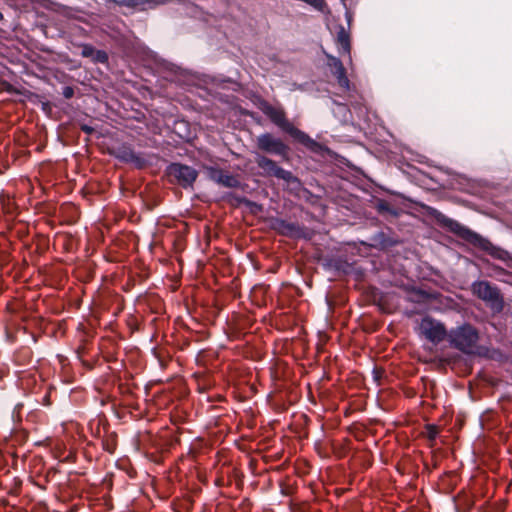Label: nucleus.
Returning <instances> with one entry per match:
<instances>
[{
    "label": "nucleus",
    "mask_w": 512,
    "mask_h": 512,
    "mask_svg": "<svg viewBox=\"0 0 512 512\" xmlns=\"http://www.w3.org/2000/svg\"><path fill=\"white\" fill-rule=\"evenodd\" d=\"M428 214L443 228L447 229L451 233L465 240L466 242L486 251L492 257L505 260L508 257V253L493 245L488 239L482 237L478 233L472 231L468 227L462 225L458 221L447 217L439 210L429 207Z\"/></svg>",
    "instance_id": "1"
},
{
    "label": "nucleus",
    "mask_w": 512,
    "mask_h": 512,
    "mask_svg": "<svg viewBox=\"0 0 512 512\" xmlns=\"http://www.w3.org/2000/svg\"><path fill=\"white\" fill-rule=\"evenodd\" d=\"M261 109L263 113L268 116L275 125L288 133L294 140L313 152L319 150V143H317L305 132L294 127L293 124L287 120L286 115L282 109L276 108L267 102L262 104Z\"/></svg>",
    "instance_id": "2"
},
{
    "label": "nucleus",
    "mask_w": 512,
    "mask_h": 512,
    "mask_svg": "<svg viewBox=\"0 0 512 512\" xmlns=\"http://www.w3.org/2000/svg\"><path fill=\"white\" fill-rule=\"evenodd\" d=\"M447 340L451 347L465 354H475L479 333L474 326L469 323H464L450 329L448 331Z\"/></svg>",
    "instance_id": "3"
},
{
    "label": "nucleus",
    "mask_w": 512,
    "mask_h": 512,
    "mask_svg": "<svg viewBox=\"0 0 512 512\" xmlns=\"http://www.w3.org/2000/svg\"><path fill=\"white\" fill-rule=\"evenodd\" d=\"M472 292L483 300L494 313L503 310L504 302L499 289L488 281H475L471 286Z\"/></svg>",
    "instance_id": "4"
},
{
    "label": "nucleus",
    "mask_w": 512,
    "mask_h": 512,
    "mask_svg": "<svg viewBox=\"0 0 512 512\" xmlns=\"http://www.w3.org/2000/svg\"><path fill=\"white\" fill-rule=\"evenodd\" d=\"M418 333L434 345L447 339L448 331L444 324L430 316L423 317L418 325Z\"/></svg>",
    "instance_id": "5"
},
{
    "label": "nucleus",
    "mask_w": 512,
    "mask_h": 512,
    "mask_svg": "<svg viewBox=\"0 0 512 512\" xmlns=\"http://www.w3.org/2000/svg\"><path fill=\"white\" fill-rule=\"evenodd\" d=\"M255 162L257 166L263 170V174L266 176H274L287 183L297 181V178L290 171L281 168L274 160L262 154H256Z\"/></svg>",
    "instance_id": "6"
},
{
    "label": "nucleus",
    "mask_w": 512,
    "mask_h": 512,
    "mask_svg": "<svg viewBox=\"0 0 512 512\" xmlns=\"http://www.w3.org/2000/svg\"><path fill=\"white\" fill-rule=\"evenodd\" d=\"M166 174L183 188L191 187L198 177L196 169L181 163H171L166 168Z\"/></svg>",
    "instance_id": "7"
},
{
    "label": "nucleus",
    "mask_w": 512,
    "mask_h": 512,
    "mask_svg": "<svg viewBox=\"0 0 512 512\" xmlns=\"http://www.w3.org/2000/svg\"><path fill=\"white\" fill-rule=\"evenodd\" d=\"M257 147L263 152L286 157L288 154V146L279 138L274 137L270 133H263L257 137Z\"/></svg>",
    "instance_id": "8"
},
{
    "label": "nucleus",
    "mask_w": 512,
    "mask_h": 512,
    "mask_svg": "<svg viewBox=\"0 0 512 512\" xmlns=\"http://www.w3.org/2000/svg\"><path fill=\"white\" fill-rule=\"evenodd\" d=\"M112 155L122 162L135 165L137 168H142L146 165L145 158L141 154L136 153L131 145L126 143L113 148Z\"/></svg>",
    "instance_id": "9"
},
{
    "label": "nucleus",
    "mask_w": 512,
    "mask_h": 512,
    "mask_svg": "<svg viewBox=\"0 0 512 512\" xmlns=\"http://www.w3.org/2000/svg\"><path fill=\"white\" fill-rule=\"evenodd\" d=\"M327 57V66L330 68L331 73L337 80V83L340 88L344 91L350 90V81L346 76V70L343 66L341 60L333 55L326 54Z\"/></svg>",
    "instance_id": "10"
},
{
    "label": "nucleus",
    "mask_w": 512,
    "mask_h": 512,
    "mask_svg": "<svg viewBox=\"0 0 512 512\" xmlns=\"http://www.w3.org/2000/svg\"><path fill=\"white\" fill-rule=\"evenodd\" d=\"M208 175L211 180L224 187L237 188L240 186V181L236 176L221 169L210 167L208 168Z\"/></svg>",
    "instance_id": "11"
},
{
    "label": "nucleus",
    "mask_w": 512,
    "mask_h": 512,
    "mask_svg": "<svg viewBox=\"0 0 512 512\" xmlns=\"http://www.w3.org/2000/svg\"><path fill=\"white\" fill-rule=\"evenodd\" d=\"M338 53L340 55H347L351 61V40L349 32L343 27L339 26L335 38Z\"/></svg>",
    "instance_id": "12"
},
{
    "label": "nucleus",
    "mask_w": 512,
    "mask_h": 512,
    "mask_svg": "<svg viewBox=\"0 0 512 512\" xmlns=\"http://www.w3.org/2000/svg\"><path fill=\"white\" fill-rule=\"evenodd\" d=\"M274 228L282 235L289 237H300L303 233L302 228L294 222H288L283 219H276Z\"/></svg>",
    "instance_id": "13"
},
{
    "label": "nucleus",
    "mask_w": 512,
    "mask_h": 512,
    "mask_svg": "<svg viewBox=\"0 0 512 512\" xmlns=\"http://www.w3.org/2000/svg\"><path fill=\"white\" fill-rule=\"evenodd\" d=\"M108 2L115 3L119 6H125L129 8H137L140 7L142 9L145 8H153L158 5L164 4L167 0H107Z\"/></svg>",
    "instance_id": "14"
},
{
    "label": "nucleus",
    "mask_w": 512,
    "mask_h": 512,
    "mask_svg": "<svg viewBox=\"0 0 512 512\" xmlns=\"http://www.w3.org/2000/svg\"><path fill=\"white\" fill-rule=\"evenodd\" d=\"M375 208L381 214L387 213L393 216L397 215V210L394 207H392L389 202L383 199L376 200Z\"/></svg>",
    "instance_id": "15"
},
{
    "label": "nucleus",
    "mask_w": 512,
    "mask_h": 512,
    "mask_svg": "<svg viewBox=\"0 0 512 512\" xmlns=\"http://www.w3.org/2000/svg\"><path fill=\"white\" fill-rule=\"evenodd\" d=\"M91 59H92V61L94 63H102V64H104V63H106L108 61V55H107V53L104 50H97V49H95Z\"/></svg>",
    "instance_id": "16"
},
{
    "label": "nucleus",
    "mask_w": 512,
    "mask_h": 512,
    "mask_svg": "<svg viewBox=\"0 0 512 512\" xmlns=\"http://www.w3.org/2000/svg\"><path fill=\"white\" fill-rule=\"evenodd\" d=\"M81 55L85 58H92L95 48L90 44H82Z\"/></svg>",
    "instance_id": "17"
},
{
    "label": "nucleus",
    "mask_w": 512,
    "mask_h": 512,
    "mask_svg": "<svg viewBox=\"0 0 512 512\" xmlns=\"http://www.w3.org/2000/svg\"><path fill=\"white\" fill-rule=\"evenodd\" d=\"M74 91L71 87H65L63 90V96L67 99L73 97Z\"/></svg>",
    "instance_id": "18"
},
{
    "label": "nucleus",
    "mask_w": 512,
    "mask_h": 512,
    "mask_svg": "<svg viewBox=\"0 0 512 512\" xmlns=\"http://www.w3.org/2000/svg\"><path fill=\"white\" fill-rule=\"evenodd\" d=\"M244 203H245L248 207H251V208H252V207H255V208H258V209H260V208H261V207H260L258 204H256L255 202H252V201L247 200V199H245V200H244Z\"/></svg>",
    "instance_id": "19"
},
{
    "label": "nucleus",
    "mask_w": 512,
    "mask_h": 512,
    "mask_svg": "<svg viewBox=\"0 0 512 512\" xmlns=\"http://www.w3.org/2000/svg\"><path fill=\"white\" fill-rule=\"evenodd\" d=\"M82 130L88 134L92 133L93 131V128L89 127V126H83L82 127Z\"/></svg>",
    "instance_id": "20"
},
{
    "label": "nucleus",
    "mask_w": 512,
    "mask_h": 512,
    "mask_svg": "<svg viewBox=\"0 0 512 512\" xmlns=\"http://www.w3.org/2000/svg\"><path fill=\"white\" fill-rule=\"evenodd\" d=\"M3 19V14L0 12V20Z\"/></svg>",
    "instance_id": "21"
}]
</instances>
